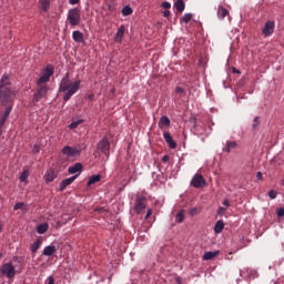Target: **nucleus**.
Wrapping results in <instances>:
<instances>
[{
	"instance_id": "4c0bfd02",
	"label": "nucleus",
	"mask_w": 284,
	"mask_h": 284,
	"mask_svg": "<svg viewBox=\"0 0 284 284\" xmlns=\"http://www.w3.org/2000/svg\"><path fill=\"white\" fill-rule=\"evenodd\" d=\"M162 8H164V10H170V8H172V4L170 2H168V1H164L162 3Z\"/></svg>"
},
{
	"instance_id": "423d86ee",
	"label": "nucleus",
	"mask_w": 284,
	"mask_h": 284,
	"mask_svg": "<svg viewBox=\"0 0 284 284\" xmlns=\"http://www.w3.org/2000/svg\"><path fill=\"white\" fill-rule=\"evenodd\" d=\"M54 74V67L52 64H48L41 72L40 78L37 80V83H49L50 77Z\"/></svg>"
},
{
	"instance_id": "ea45409f",
	"label": "nucleus",
	"mask_w": 284,
	"mask_h": 284,
	"mask_svg": "<svg viewBox=\"0 0 284 284\" xmlns=\"http://www.w3.org/2000/svg\"><path fill=\"white\" fill-rule=\"evenodd\" d=\"M70 6H77V3H81V0H69Z\"/></svg>"
},
{
	"instance_id": "5701e85b",
	"label": "nucleus",
	"mask_w": 284,
	"mask_h": 284,
	"mask_svg": "<svg viewBox=\"0 0 284 284\" xmlns=\"http://www.w3.org/2000/svg\"><path fill=\"white\" fill-rule=\"evenodd\" d=\"M72 39L75 41V43H83V34L81 31H73Z\"/></svg>"
},
{
	"instance_id": "c03bdc74",
	"label": "nucleus",
	"mask_w": 284,
	"mask_h": 284,
	"mask_svg": "<svg viewBox=\"0 0 284 284\" xmlns=\"http://www.w3.org/2000/svg\"><path fill=\"white\" fill-rule=\"evenodd\" d=\"M48 284H54V277L53 276L48 277Z\"/></svg>"
},
{
	"instance_id": "c9c22d12",
	"label": "nucleus",
	"mask_w": 284,
	"mask_h": 284,
	"mask_svg": "<svg viewBox=\"0 0 284 284\" xmlns=\"http://www.w3.org/2000/svg\"><path fill=\"white\" fill-rule=\"evenodd\" d=\"M258 116H255L253 120V130H256L260 125L261 122H258Z\"/></svg>"
},
{
	"instance_id": "ddd939ff",
	"label": "nucleus",
	"mask_w": 284,
	"mask_h": 284,
	"mask_svg": "<svg viewBox=\"0 0 284 284\" xmlns=\"http://www.w3.org/2000/svg\"><path fill=\"white\" fill-rule=\"evenodd\" d=\"M77 176L78 175H73L71 178H68V179L63 180L60 183V192H63L65 190V187H68V185H72V183H74V181H77Z\"/></svg>"
},
{
	"instance_id": "72a5a7b5",
	"label": "nucleus",
	"mask_w": 284,
	"mask_h": 284,
	"mask_svg": "<svg viewBox=\"0 0 284 284\" xmlns=\"http://www.w3.org/2000/svg\"><path fill=\"white\" fill-rule=\"evenodd\" d=\"M23 207H26V203L18 202L14 204L13 210H14V212H17V210H23Z\"/></svg>"
},
{
	"instance_id": "473e14b6",
	"label": "nucleus",
	"mask_w": 284,
	"mask_h": 284,
	"mask_svg": "<svg viewBox=\"0 0 284 284\" xmlns=\"http://www.w3.org/2000/svg\"><path fill=\"white\" fill-rule=\"evenodd\" d=\"M192 13H185L183 17H182V21L183 23H187L189 21H192Z\"/></svg>"
},
{
	"instance_id": "1a4fd4ad",
	"label": "nucleus",
	"mask_w": 284,
	"mask_h": 284,
	"mask_svg": "<svg viewBox=\"0 0 284 284\" xmlns=\"http://www.w3.org/2000/svg\"><path fill=\"white\" fill-rule=\"evenodd\" d=\"M274 28H276L274 20H268L265 22L262 33L264 37H272L274 34Z\"/></svg>"
},
{
	"instance_id": "dca6fc26",
	"label": "nucleus",
	"mask_w": 284,
	"mask_h": 284,
	"mask_svg": "<svg viewBox=\"0 0 284 284\" xmlns=\"http://www.w3.org/2000/svg\"><path fill=\"white\" fill-rule=\"evenodd\" d=\"M160 130H163L164 128H170V118H168L166 115H163L159 123H158Z\"/></svg>"
},
{
	"instance_id": "4be33fe9",
	"label": "nucleus",
	"mask_w": 284,
	"mask_h": 284,
	"mask_svg": "<svg viewBox=\"0 0 284 284\" xmlns=\"http://www.w3.org/2000/svg\"><path fill=\"white\" fill-rule=\"evenodd\" d=\"M174 8L178 12H183L185 10V1L184 0H176L174 3Z\"/></svg>"
},
{
	"instance_id": "412c9836",
	"label": "nucleus",
	"mask_w": 284,
	"mask_h": 284,
	"mask_svg": "<svg viewBox=\"0 0 284 284\" xmlns=\"http://www.w3.org/2000/svg\"><path fill=\"white\" fill-rule=\"evenodd\" d=\"M220 254L219 251H209V252H205L204 255H203V258L204 261H212L213 258H216V255Z\"/></svg>"
},
{
	"instance_id": "a878e982",
	"label": "nucleus",
	"mask_w": 284,
	"mask_h": 284,
	"mask_svg": "<svg viewBox=\"0 0 284 284\" xmlns=\"http://www.w3.org/2000/svg\"><path fill=\"white\" fill-rule=\"evenodd\" d=\"M99 181H101V175L90 176L88 181V187H90V185H94V183H99Z\"/></svg>"
},
{
	"instance_id": "f3484780",
	"label": "nucleus",
	"mask_w": 284,
	"mask_h": 284,
	"mask_svg": "<svg viewBox=\"0 0 284 284\" xmlns=\"http://www.w3.org/2000/svg\"><path fill=\"white\" fill-rule=\"evenodd\" d=\"M83 170V164L75 163L74 165L70 166L68 172L69 174H77V172H81Z\"/></svg>"
},
{
	"instance_id": "b1692460",
	"label": "nucleus",
	"mask_w": 284,
	"mask_h": 284,
	"mask_svg": "<svg viewBox=\"0 0 284 284\" xmlns=\"http://www.w3.org/2000/svg\"><path fill=\"white\" fill-rule=\"evenodd\" d=\"M227 14H230V11L223 7H219L217 9V17L219 19H224L227 17Z\"/></svg>"
},
{
	"instance_id": "39448f33",
	"label": "nucleus",
	"mask_w": 284,
	"mask_h": 284,
	"mask_svg": "<svg viewBox=\"0 0 284 284\" xmlns=\"http://www.w3.org/2000/svg\"><path fill=\"white\" fill-rule=\"evenodd\" d=\"M67 21L70 26L77 27L81 23V10L79 8H73L68 11Z\"/></svg>"
},
{
	"instance_id": "f8f14e48",
	"label": "nucleus",
	"mask_w": 284,
	"mask_h": 284,
	"mask_svg": "<svg viewBox=\"0 0 284 284\" xmlns=\"http://www.w3.org/2000/svg\"><path fill=\"white\" fill-rule=\"evenodd\" d=\"M163 139H164V141H166V143L171 150H176V142L174 141V139H172V135L170 134V132H164Z\"/></svg>"
},
{
	"instance_id": "79ce46f5",
	"label": "nucleus",
	"mask_w": 284,
	"mask_h": 284,
	"mask_svg": "<svg viewBox=\"0 0 284 284\" xmlns=\"http://www.w3.org/2000/svg\"><path fill=\"white\" fill-rule=\"evenodd\" d=\"M151 216H152V209H149L148 213L145 215V220L148 221V219L151 217Z\"/></svg>"
},
{
	"instance_id": "8fccbe9b",
	"label": "nucleus",
	"mask_w": 284,
	"mask_h": 284,
	"mask_svg": "<svg viewBox=\"0 0 284 284\" xmlns=\"http://www.w3.org/2000/svg\"><path fill=\"white\" fill-rule=\"evenodd\" d=\"M256 178H257L258 180L263 179V173L257 172Z\"/></svg>"
},
{
	"instance_id": "49530a36",
	"label": "nucleus",
	"mask_w": 284,
	"mask_h": 284,
	"mask_svg": "<svg viewBox=\"0 0 284 284\" xmlns=\"http://www.w3.org/2000/svg\"><path fill=\"white\" fill-rule=\"evenodd\" d=\"M233 74H241V71L236 68H233Z\"/></svg>"
},
{
	"instance_id": "864d4df0",
	"label": "nucleus",
	"mask_w": 284,
	"mask_h": 284,
	"mask_svg": "<svg viewBox=\"0 0 284 284\" xmlns=\"http://www.w3.org/2000/svg\"><path fill=\"white\" fill-rule=\"evenodd\" d=\"M109 10H112V7H109Z\"/></svg>"
},
{
	"instance_id": "2eb2a0df",
	"label": "nucleus",
	"mask_w": 284,
	"mask_h": 284,
	"mask_svg": "<svg viewBox=\"0 0 284 284\" xmlns=\"http://www.w3.org/2000/svg\"><path fill=\"white\" fill-rule=\"evenodd\" d=\"M54 179H57V172H54L52 170H48L44 174L45 183H52V181H54Z\"/></svg>"
},
{
	"instance_id": "de8ad7c7",
	"label": "nucleus",
	"mask_w": 284,
	"mask_h": 284,
	"mask_svg": "<svg viewBox=\"0 0 284 284\" xmlns=\"http://www.w3.org/2000/svg\"><path fill=\"white\" fill-rule=\"evenodd\" d=\"M223 205H225V207H230V201L224 200V201H223Z\"/></svg>"
},
{
	"instance_id": "393cba45",
	"label": "nucleus",
	"mask_w": 284,
	"mask_h": 284,
	"mask_svg": "<svg viewBox=\"0 0 284 284\" xmlns=\"http://www.w3.org/2000/svg\"><path fill=\"white\" fill-rule=\"evenodd\" d=\"M239 148V144L234 141L226 142L225 151L226 152H232V150H236Z\"/></svg>"
},
{
	"instance_id": "a211bd4d",
	"label": "nucleus",
	"mask_w": 284,
	"mask_h": 284,
	"mask_svg": "<svg viewBox=\"0 0 284 284\" xmlns=\"http://www.w3.org/2000/svg\"><path fill=\"white\" fill-rule=\"evenodd\" d=\"M57 252V247L53 245L45 246L42 254L43 256H52Z\"/></svg>"
},
{
	"instance_id": "2f4dec72",
	"label": "nucleus",
	"mask_w": 284,
	"mask_h": 284,
	"mask_svg": "<svg viewBox=\"0 0 284 284\" xmlns=\"http://www.w3.org/2000/svg\"><path fill=\"white\" fill-rule=\"evenodd\" d=\"M30 176V172L23 171L20 175L21 183H26L28 181V178Z\"/></svg>"
},
{
	"instance_id": "f704fd0d",
	"label": "nucleus",
	"mask_w": 284,
	"mask_h": 284,
	"mask_svg": "<svg viewBox=\"0 0 284 284\" xmlns=\"http://www.w3.org/2000/svg\"><path fill=\"white\" fill-rule=\"evenodd\" d=\"M270 199L274 200L278 196V193L274 190L268 191Z\"/></svg>"
},
{
	"instance_id": "09e8293b",
	"label": "nucleus",
	"mask_w": 284,
	"mask_h": 284,
	"mask_svg": "<svg viewBox=\"0 0 284 284\" xmlns=\"http://www.w3.org/2000/svg\"><path fill=\"white\" fill-rule=\"evenodd\" d=\"M196 214H197V210H196V209H192V210H191V215L194 216V215H196Z\"/></svg>"
},
{
	"instance_id": "a19ab883",
	"label": "nucleus",
	"mask_w": 284,
	"mask_h": 284,
	"mask_svg": "<svg viewBox=\"0 0 284 284\" xmlns=\"http://www.w3.org/2000/svg\"><path fill=\"white\" fill-rule=\"evenodd\" d=\"M225 210H226L225 207L220 206L217 214H225Z\"/></svg>"
},
{
	"instance_id": "6e6552de",
	"label": "nucleus",
	"mask_w": 284,
	"mask_h": 284,
	"mask_svg": "<svg viewBox=\"0 0 284 284\" xmlns=\"http://www.w3.org/2000/svg\"><path fill=\"white\" fill-rule=\"evenodd\" d=\"M146 201H148V199H145V196H138L135 199L134 210H135L136 214L143 213V211L146 207V204H145Z\"/></svg>"
},
{
	"instance_id": "9b49d317",
	"label": "nucleus",
	"mask_w": 284,
	"mask_h": 284,
	"mask_svg": "<svg viewBox=\"0 0 284 284\" xmlns=\"http://www.w3.org/2000/svg\"><path fill=\"white\" fill-rule=\"evenodd\" d=\"M191 185L193 187H205V178L201 174H195L191 180Z\"/></svg>"
},
{
	"instance_id": "0eeeda50",
	"label": "nucleus",
	"mask_w": 284,
	"mask_h": 284,
	"mask_svg": "<svg viewBox=\"0 0 284 284\" xmlns=\"http://www.w3.org/2000/svg\"><path fill=\"white\" fill-rule=\"evenodd\" d=\"M97 151L104 154L106 159L110 156V141L108 138H103L100 142H98Z\"/></svg>"
},
{
	"instance_id": "6ab92c4d",
	"label": "nucleus",
	"mask_w": 284,
	"mask_h": 284,
	"mask_svg": "<svg viewBox=\"0 0 284 284\" xmlns=\"http://www.w3.org/2000/svg\"><path fill=\"white\" fill-rule=\"evenodd\" d=\"M123 34H125V27L121 26L115 36V41L118 43H121V41H123Z\"/></svg>"
},
{
	"instance_id": "aec40b11",
	"label": "nucleus",
	"mask_w": 284,
	"mask_h": 284,
	"mask_svg": "<svg viewBox=\"0 0 284 284\" xmlns=\"http://www.w3.org/2000/svg\"><path fill=\"white\" fill-rule=\"evenodd\" d=\"M224 227H225V223L223 222V220H219L214 225L215 234H221V232H223Z\"/></svg>"
},
{
	"instance_id": "bb28decb",
	"label": "nucleus",
	"mask_w": 284,
	"mask_h": 284,
	"mask_svg": "<svg viewBox=\"0 0 284 284\" xmlns=\"http://www.w3.org/2000/svg\"><path fill=\"white\" fill-rule=\"evenodd\" d=\"M39 247H41V240H37L30 247L32 254H37L39 252Z\"/></svg>"
},
{
	"instance_id": "7ed1b4c3",
	"label": "nucleus",
	"mask_w": 284,
	"mask_h": 284,
	"mask_svg": "<svg viewBox=\"0 0 284 284\" xmlns=\"http://www.w3.org/2000/svg\"><path fill=\"white\" fill-rule=\"evenodd\" d=\"M23 265V260L19 256L12 257L8 263L2 264L0 267L1 276L7 278H14L19 272H21V266Z\"/></svg>"
},
{
	"instance_id": "c85d7f7f",
	"label": "nucleus",
	"mask_w": 284,
	"mask_h": 284,
	"mask_svg": "<svg viewBox=\"0 0 284 284\" xmlns=\"http://www.w3.org/2000/svg\"><path fill=\"white\" fill-rule=\"evenodd\" d=\"M81 123H83V119L73 121V122L69 125V128H70V130H77V128H79V125H81Z\"/></svg>"
},
{
	"instance_id": "e433bc0d",
	"label": "nucleus",
	"mask_w": 284,
	"mask_h": 284,
	"mask_svg": "<svg viewBox=\"0 0 284 284\" xmlns=\"http://www.w3.org/2000/svg\"><path fill=\"white\" fill-rule=\"evenodd\" d=\"M276 214H277L278 219H282V216H284V207H278L276 210Z\"/></svg>"
},
{
	"instance_id": "37998d69",
	"label": "nucleus",
	"mask_w": 284,
	"mask_h": 284,
	"mask_svg": "<svg viewBox=\"0 0 284 284\" xmlns=\"http://www.w3.org/2000/svg\"><path fill=\"white\" fill-rule=\"evenodd\" d=\"M162 161H163V163H168V161H170V155H164L162 158Z\"/></svg>"
},
{
	"instance_id": "7c9ffc66",
	"label": "nucleus",
	"mask_w": 284,
	"mask_h": 284,
	"mask_svg": "<svg viewBox=\"0 0 284 284\" xmlns=\"http://www.w3.org/2000/svg\"><path fill=\"white\" fill-rule=\"evenodd\" d=\"M133 10L130 6H126L122 9V14L123 17H130L132 14Z\"/></svg>"
},
{
	"instance_id": "3c124183",
	"label": "nucleus",
	"mask_w": 284,
	"mask_h": 284,
	"mask_svg": "<svg viewBox=\"0 0 284 284\" xmlns=\"http://www.w3.org/2000/svg\"><path fill=\"white\" fill-rule=\"evenodd\" d=\"M282 185H283V187H284V179L282 180Z\"/></svg>"
},
{
	"instance_id": "cd10ccee",
	"label": "nucleus",
	"mask_w": 284,
	"mask_h": 284,
	"mask_svg": "<svg viewBox=\"0 0 284 284\" xmlns=\"http://www.w3.org/2000/svg\"><path fill=\"white\" fill-rule=\"evenodd\" d=\"M185 220V211H180L176 216H175V221L176 223H183V221Z\"/></svg>"
},
{
	"instance_id": "c756f323",
	"label": "nucleus",
	"mask_w": 284,
	"mask_h": 284,
	"mask_svg": "<svg viewBox=\"0 0 284 284\" xmlns=\"http://www.w3.org/2000/svg\"><path fill=\"white\" fill-rule=\"evenodd\" d=\"M48 232V223L40 224L38 226V234H45Z\"/></svg>"
},
{
	"instance_id": "20e7f679",
	"label": "nucleus",
	"mask_w": 284,
	"mask_h": 284,
	"mask_svg": "<svg viewBox=\"0 0 284 284\" xmlns=\"http://www.w3.org/2000/svg\"><path fill=\"white\" fill-rule=\"evenodd\" d=\"M50 90V87L48 84H42L40 82H37V89L33 93V103H39L41 99H45L48 97V91Z\"/></svg>"
},
{
	"instance_id": "a18cd8bd",
	"label": "nucleus",
	"mask_w": 284,
	"mask_h": 284,
	"mask_svg": "<svg viewBox=\"0 0 284 284\" xmlns=\"http://www.w3.org/2000/svg\"><path fill=\"white\" fill-rule=\"evenodd\" d=\"M170 14H171L170 10H165V11L163 12V17H165V18L170 17Z\"/></svg>"
},
{
	"instance_id": "f03ea898",
	"label": "nucleus",
	"mask_w": 284,
	"mask_h": 284,
	"mask_svg": "<svg viewBox=\"0 0 284 284\" xmlns=\"http://www.w3.org/2000/svg\"><path fill=\"white\" fill-rule=\"evenodd\" d=\"M80 89L81 80H75L72 82L70 80V73H67L60 82L59 92H64L63 101H70V99H72V97H74Z\"/></svg>"
},
{
	"instance_id": "603ef678",
	"label": "nucleus",
	"mask_w": 284,
	"mask_h": 284,
	"mask_svg": "<svg viewBox=\"0 0 284 284\" xmlns=\"http://www.w3.org/2000/svg\"><path fill=\"white\" fill-rule=\"evenodd\" d=\"M0 258H3V255H2V253H0Z\"/></svg>"
},
{
	"instance_id": "58836bf2",
	"label": "nucleus",
	"mask_w": 284,
	"mask_h": 284,
	"mask_svg": "<svg viewBox=\"0 0 284 284\" xmlns=\"http://www.w3.org/2000/svg\"><path fill=\"white\" fill-rule=\"evenodd\" d=\"M175 92H176V94H183V92H185V91L183 90V88L176 87Z\"/></svg>"
},
{
	"instance_id": "4468645a",
	"label": "nucleus",
	"mask_w": 284,
	"mask_h": 284,
	"mask_svg": "<svg viewBox=\"0 0 284 284\" xmlns=\"http://www.w3.org/2000/svg\"><path fill=\"white\" fill-rule=\"evenodd\" d=\"M52 0H39L40 3V14H43V12H48L50 10V3Z\"/></svg>"
},
{
	"instance_id": "f257e3e1",
	"label": "nucleus",
	"mask_w": 284,
	"mask_h": 284,
	"mask_svg": "<svg viewBox=\"0 0 284 284\" xmlns=\"http://www.w3.org/2000/svg\"><path fill=\"white\" fill-rule=\"evenodd\" d=\"M14 99H17V91L12 89L10 77L8 74H3L0 79V105L6 108V110L0 116V136L3 134V130L1 128L6 125V121H8L10 112H12Z\"/></svg>"
},
{
	"instance_id": "9d476101",
	"label": "nucleus",
	"mask_w": 284,
	"mask_h": 284,
	"mask_svg": "<svg viewBox=\"0 0 284 284\" xmlns=\"http://www.w3.org/2000/svg\"><path fill=\"white\" fill-rule=\"evenodd\" d=\"M62 154L64 156H71V158L79 156L81 154V149L67 145L62 149Z\"/></svg>"
}]
</instances>
